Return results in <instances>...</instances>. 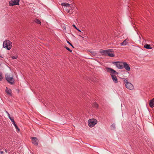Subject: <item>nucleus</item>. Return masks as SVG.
Wrapping results in <instances>:
<instances>
[{"instance_id":"1","label":"nucleus","mask_w":154,"mask_h":154,"mask_svg":"<svg viewBox=\"0 0 154 154\" xmlns=\"http://www.w3.org/2000/svg\"><path fill=\"white\" fill-rule=\"evenodd\" d=\"M106 69L107 72L110 73L113 81L115 83H117L118 82V81L116 75L118 74V72H116L112 69L110 68L107 67Z\"/></svg>"},{"instance_id":"2","label":"nucleus","mask_w":154,"mask_h":154,"mask_svg":"<svg viewBox=\"0 0 154 154\" xmlns=\"http://www.w3.org/2000/svg\"><path fill=\"white\" fill-rule=\"evenodd\" d=\"M112 49H108L105 50L100 51V53L102 55L104 56H108L112 57L115 56V54L112 52Z\"/></svg>"},{"instance_id":"3","label":"nucleus","mask_w":154,"mask_h":154,"mask_svg":"<svg viewBox=\"0 0 154 154\" xmlns=\"http://www.w3.org/2000/svg\"><path fill=\"white\" fill-rule=\"evenodd\" d=\"M12 42L8 40H5L3 42V46L8 50H10L12 47Z\"/></svg>"},{"instance_id":"4","label":"nucleus","mask_w":154,"mask_h":154,"mask_svg":"<svg viewBox=\"0 0 154 154\" xmlns=\"http://www.w3.org/2000/svg\"><path fill=\"white\" fill-rule=\"evenodd\" d=\"M123 79L126 88L129 90L133 89L134 88L133 85L131 83L128 82V81L126 79Z\"/></svg>"},{"instance_id":"5","label":"nucleus","mask_w":154,"mask_h":154,"mask_svg":"<svg viewBox=\"0 0 154 154\" xmlns=\"http://www.w3.org/2000/svg\"><path fill=\"white\" fill-rule=\"evenodd\" d=\"M5 78L7 81L11 84H13L14 82V80L13 77H11L10 75L8 74L5 75Z\"/></svg>"},{"instance_id":"6","label":"nucleus","mask_w":154,"mask_h":154,"mask_svg":"<svg viewBox=\"0 0 154 154\" xmlns=\"http://www.w3.org/2000/svg\"><path fill=\"white\" fill-rule=\"evenodd\" d=\"M124 62H113L112 63L115 65L119 69H123V65Z\"/></svg>"},{"instance_id":"7","label":"nucleus","mask_w":154,"mask_h":154,"mask_svg":"<svg viewBox=\"0 0 154 154\" xmlns=\"http://www.w3.org/2000/svg\"><path fill=\"white\" fill-rule=\"evenodd\" d=\"M97 122L96 119H90L88 121V125L90 127H92L97 123Z\"/></svg>"},{"instance_id":"8","label":"nucleus","mask_w":154,"mask_h":154,"mask_svg":"<svg viewBox=\"0 0 154 154\" xmlns=\"http://www.w3.org/2000/svg\"><path fill=\"white\" fill-rule=\"evenodd\" d=\"M19 0H11L9 2V5L13 6L15 5H18L19 4Z\"/></svg>"},{"instance_id":"9","label":"nucleus","mask_w":154,"mask_h":154,"mask_svg":"<svg viewBox=\"0 0 154 154\" xmlns=\"http://www.w3.org/2000/svg\"><path fill=\"white\" fill-rule=\"evenodd\" d=\"M124 68L128 71H129L130 70V67L129 65L125 62H123V68Z\"/></svg>"},{"instance_id":"10","label":"nucleus","mask_w":154,"mask_h":154,"mask_svg":"<svg viewBox=\"0 0 154 154\" xmlns=\"http://www.w3.org/2000/svg\"><path fill=\"white\" fill-rule=\"evenodd\" d=\"M31 139L32 140V143L36 146L38 145V139L36 137H33L31 138Z\"/></svg>"},{"instance_id":"11","label":"nucleus","mask_w":154,"mask_h":154,"mask_svg":"<svg viewBox=\"0 0 154 154\" xmlns=\"http://www.w3.org/2000/svg\"><path fill=\"white\" fill-rule=\"evenodd\" d=\"M129 41V39L127 38L125 39L122 42L120 43L121 46L126 45L128 43V42Z\"/></svg>"},{"instance_id":"12","label":"nucleus","mask_w":154,"mask_h":154,"mask_svg":"<svg viewBox=\"0 0 154 154\" xmlns=\"http://www.w3.org/2000/svg\"><path fill=\"white\" fill-rule=\"evenodd\" d=\"M5 91L10 96H12V92L11 89L8 88L6 87Z\"/></svg>"},{"instance_id":"13","label":"nucleus","mask_w":154,"mask_h":154,"mask_svg":"<svg viewBox=\"0 0 154 154\" xmlns=\"http://www.w3.org/2000/svg\"><path fill=\"white\" fill-rule=\"evenodd\" d=\"M149 105L151 108L154 107V98L149 101Z\"/></svg>"},{"instance_id":"14","label":"nucleus","mask_w":154,"mask_h":154,"mask_svg":"<svg viewBox=\"0 0 154 154\" xmlns=\"http://www.w3.org/2000/svg\"><path fill=\"white\" fill-rule=\"evenodd\" d=\"M144 48L147 49H152V48L150 47V45H148L147 44H146L144 46Z\"/></svg>"},{"instance_id":"15","label":"nucleus","mask_w":154,"mask_h":154,"mask_svg":"<svg viewBox=\"0 0 154 154\" xmlns=\"http://www.w3.org/2000/svg\"><path fill=\"white\" fill-rule=\"evenodd\" d=\"M12 122V123L14 125V126H15V128L17 130H18V131H20V129L19 128H18V127L17 125H16V124L15 123V122L14 121H13V122Z\"/></svg>"},{"instance_id":"16","label":"nucleus","mask_w":154,"mask_h":154,"mask_svg":"<svg viewBox=\"0 0 154 154\" xmlns=\"http://www.w3.org/2000/svg\"><path fill=\"white\" fill-rule=\"evenodd\" d=\"M61 5L62 6L65 7H69L70 5V4H69L66 3H62L61 4Z\"/></svg>"},{"instance_id":"17","label":"nucleus","mask_w":154,"mask_h":154,"mask_svg":"<svg viewBox=\"0 0 154 154\" xmlns=\"http://www.w3.org/2000/svg\"><path fill=\"white\" fill-rule=\"evenodd\" d=\"M35 22L38 24H40L41 22L40 20L37 19H36L35 20Z\"/></svg>"},{"instance_id":"18","label":"nucleus","mask_w":154,"mask_h":154,"mask_svg":"<svg viewBox=\"0 0 154 154\" xmlns=\"http://www.w3.org/2000/svg\"><path fill=\"white\" fill-rule=\"evenodd\" d=\"M93 106L94 107L96 108L98 107V105L96 103H94Z\"/></svg>"},{"instance_id":"19","label":"nucleus","mask_w":154,"mask_h":154,"mask_svg":"<svg viewBox=\"0 0 154 154\" xmlns=\"http://www.w3.org/2000/svg\"><path fill=\"white\" fill-rule=\"evenodd\" d=\"M3 79L2 74L0 72V81H2Z\"/></svg>"},{"instance_id":"20","label":"nucleus","mask_w":154,"mask_h":154,"mask_svg":"<svg viewBox=\"0 0 154 154\" xmlns=\"http://www.w3.org/2000/svg\"><path fill=\"white\" fill-rule=\"evenodd\" d=\"M65 48L68 51H70V52H72V51L70 50L69 48H68V47H66V46H65Z\"/></svg>"},{"instance_id":"21","label":"nucleus","mask_w":154,"mask_h":154,"mask_svg":"<svg viewBox=\"0 0 154 154\" xmlns=\"http://www.w3.org/2000/svg\"><path fill=\"white\" fill-rule=\"evenodd\" d=\"M8 117H9V118L10 119V120H11V122H13V121H14V118H11L10 116H8Z\"/></svg>"},{"instance_id":"22","label":"nucleus","mask_w":154,"mask_h":154,"mask_svg":"<svg viewBox=\"0 0 154 154\" xmlns=\"http://www.w3.org/2000/svg\"><path fill=\"white\" fill-rule=\"evenodd\" d=\"M18 57L17 56H13L12 57V58L13 59H16Z\"/></svg>"},{"instance_id":"23","label":"nucleus","mask_w":154,"mask_h":154,"mask_svg":"<svg viewBox=\"0 0 154 154\" xmlns=\"http://www.w3.org/2000/svg\"><path fill=\"white\" fill-rule=\"evenodd\" d=\"M67 42L68 44H69L73 48H74V47H73V46L72 45L71 43H70L69 41H68L67 40Z\"/></svg>"},{"instance_id":"24","label":"nucleus","mask_w":154,"mask_h":154,"mask_svg":"<svg viewBox=\"0 0 154 154\" xmlns=\"http://www.w3.org/2000/svg\"><path fill=\"white\" fill-rule=\"evenodd\" d=\"M111 127L114 129H115V125L114 124H112L111 125Z\"/></svg>"},{"instance_id":"25","label":"nucleus","mask_w":154,"mask_h":154,"mask_svg":"<svg viewBox=\"0 0 154 154\" xmlns=\"http://www.w3.org/2000/svg\"><path fill=\"white\" fill-rule=\"evenodd\" d=\"M72 26L74 27L75 29H78V28L74 24L72 25Z\"/></svg>"},{"instance_id":"26","label":"nucleus","mask_w":154,"mask_h":154,"mask_svg":"<svg viewBox=\"0 0 154 154\" xmlns=\"http://www.w3.org/2000/svg\"><path fill=\"white\" fill-rule=\"evenodd\" d=\"M5 112L7 113V114L8 116H10V115L9 114V113L7 111H6Z\"/></svg>"},{"instance_id":"27","label":"nucleus","mask_w":154,"mask_h":154,"mask_svg":"<svg viewBox=\"0 0 154 154\" xmlns=\"http://www.w3.org/2000/svg\"><path fill=\"white\" fill-rule=\"evenodd\" d=\"M3 152L2 151H0V154H3Z\"/></svg>"},{"instance_id":"28","label":"nucleus","mask_w":154,"mask_h":154,"mask_svg":"<svg viewBox=\"0 0 154 154\" xmlns=\"http://www.w3.org/2000/svg\"><path fill=\"white\" fill-rule=\"evenodd\" d=\"M79 36L80 37H81L82 38H84V37H83L82 36H81V35H79Z\"/></svg>"},{"instance_id":"29","label":"nucleus","mask_w":154,"mask_h":154,"mask_svg":"<svg viewBox=\"0 0 154 154\" xmlns=\"http://www.w3.org/2000/svg\"><path fill=\"white\" fill-rule=\"evenodd\" d=\"M77 30H78L79 32H81V31L80 30H79L78 28V29H77Z\"/></svg>"},{"instance_id":"30","label":"nucleus","mask_w":154,"mask_h":154,"mask_svg":"<svg viewBox=\"0 0 154 154\" xmlns=\"http://www.w3.org/2000/svg\"><path fill=\"white\" fill-rule=\"evenodd\" d=\"M5 152H7V150H6V149H5Z\"/></svg>"},{"instance_id":"31","label":"nucleus","mask_w":154,"mask_h":154,"mask_svg":"<svg viewBox=\"0 0 154 154\" xmlns=\"http://www.w3.org/2000/svg\"><path fill=\"white\" fill-rule=\"evenodd\" d=\"M91 53L93 54V53H94V52H91Z\"/></svg>"},{"instance_id":"32","label":"nucleus","mask_w":154,"mask_h":154,"mask_svg":"<svg viewBox=\"0 0 154 154\" xmlns=\"http://www.w3.org/2000/svg\"><path fill=\"white\" fill-rule=\"evenodd\" d=\"M0 57H2V58H3V57H2V56H1L0 55Z\"/></svg>"}]
</instances>
